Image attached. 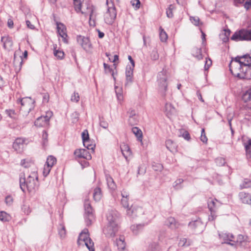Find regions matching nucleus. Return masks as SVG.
Here are the masks:
<instances>
[{
  "instance_id": "nucleus-49",
  "label": "nucleus",
  "mask_w": 251,
  "mask_h": 251,
  "mask_svg": "<svg viewBox=\"0 0 251 251\" xmlns=\"http://www.w3.org/2000/svg\"><path fill=\"white\" fill-rule=\"evenodd\" d=\"M136 118H137V116L136 115V114L134 111L133 114L131 113L130 115H129V120H128L129 123L131 125H133V124H135V122H136Z\"/></svg>"
},
{
  "instance_id": "nucleus-22",
  "label": "nucleus",
  "mask_w": 251,
  "mask_h": 251,
  "mask_svg": "<svg viewBox=\"0 0 251 251\" xmlns=\"http://www.w3.org/2000/svg\"><path fill=\"white\" fill-rule=\"evenodd\" d=\"M23 59L22 56L17 55V52H15L14 56V65L16 71H20L22 68Z\"/></svg>"
},
{
  "instance_id": "nucleus-7",
  "label": "nucleus",
  "mask_w": 251,
  "mask_h": 251,
  "mask_svg": "<svg viewBox=\"0 0 251 251\" xmlns=\"http://www.w3.org/2000/svg\"><path fill=\"white\" fill-rule=\"evenodd\" d=\"M231 39L236 41L251 40V28L249 29H242L235 32L232 36Z\"/></svg>"
},
{
  "instance_id": "nucleus-8",
  "label": "nucleus",
  "mask_w": 251,
  "mask_h": 251,
  "mask_svg": "<svg viewBox=\"0 0 251 251\" xmlns=\"http://www.w3.org/2000/svg\"><path fill=\"white\" fill-rule=\"evenodd\" d=\"M121 196L122 197V199L121 200V203L122 206L126 209V213L129 216H132L136 215V214L134 213V211L132 207L131 206L130 208L129 207L128 204V197L129 194L127 192L123 190L121 192Z\"/></svg>"
},
{
  "instance_id": "nucleus-64",
  "label": "nucleus",
  "mask_w": 251,
  "mask_h": 251,
  "mask_svg": "<svg viewBox=\"0 0 251 251\" xmlns=\"http://www.w3.org/2000/svg\"><path fill=\"white\" fill-rule=\"evenodd\" d=\"M182 137L186 140L189 141L190 139V136L188 132L184 131L182 135Z\"/></svg>"
},
{
  "instance_id": "nucleus-14",
  "label": "nucleus",
  "mask_w": 251,
  "mask_h": 251,
  "mask_svg": "<svg viewBox=\"0 0 251 251\" xmlns=\"http://www.w3.org/2000/svg\"><path fill=\"white\" fill-rule=\"evenodd\" d=\"M221 240L223 241L222 243L229 244L231 246L235 245L234 236L230 233H221L219 234Z\"/></svg>"
},
{
  "instance_id": "nucleus-5",
  "label": "nucleus",
  "mask_w": 251,
  "mask_h": 251,
  "mask_svg": "<svg viewBox=\"0 0 251 251\" xmlns=\"http://www.w3.org/2000/svg\"><path fill=\"white\" fill-rule=\"evenodd\" d=\"M167 71L166 70H163L159 72L157 75V82L159 91L163 96H165V92L167 89Z\"/></svg>"
},
{
  "instance_id": "nucleus-58",
  "label": "nucleus",
  "mask_w": 251,
  "mask_h": 251,
  "mask_svg": "<svg viewBox=\"0 0 251 251\" xmlns=\"http://www.w3.org/2000/svg\"><path fill=\"white\" fill-rule=\"evenodd\" d=\"M225 37L222 38V40L224 42H226L228 39V36L230 35V31L229 30L224 31Z\"/></svg>"
},
{
  "instance_id": "nucleus-25",
  "label": "nucleus",
  "mask_w": 251,
  "mask_h": 251,
  "mask_svg": "<svg viewBox=\"0 0 251 251\" xmlns=\"http://www.w3.org/2000/svg\"><path fill=\"white\" fill-rule=\"evenodd\" d=\"M120 148L122 154L126 159H127L128 156L131 155V151L129 146L127 144L124 143H122L120 146Z\"/></svg>"
},
{
  "instance_id": "nucleus-43",
  "label": "nucleus",
  "mask_w": 251,
  "mask_h": 251,
  "mask_svg": "<svg viewBox=\"0 0 251 251\" xmlns=\"http://www.w3.org/2000/svg\"><path fill=\"white\" fill-rule=\"evenodd\" d=\"M53 54L55 57H56L58 59H63L64 56V53L62 50H56L55 48H54Z\"/></svg>"
},
{
  "instance_id": "nucleus-44",
  "label": "nucleus",
  "mask_w": 251,
  "mask_h": 251,
  "mask_svg": "<svg viewBox=\"0 0 251 251\" xmlns=\"http://www.w3.org/2000/svg\"><path fill=\"white\" fill-rule=\"evenodd\" d=\"M183 182V179L178 178L174 183L173 187L175 189H179L181 188V184Z\"/></svg>"
},
{
  "instance_id": "nucleus-19",
  "label": "nucleus",
  "mask_w": 251,
  "mask_h": 251,
  "mask_svg": "<svg viewBox=\"0 0 251 251\" xmlns=\"http://www.w3.org/2000/svg\"><path fill=\"white\" fill-rule=\"evenodd\" d=\"M57 29L58 34L62 38L63 41L67 43L68 41L66 39L67 34L65 26L63 24L57 23Z\"/></svg>"
},
{
  "instance_id": "nucleus-26",
  "label": "nucleus",
  "mask_w": 251,
  "mask_h": 251,
  "mask_svg": "<svg viewBox=\"0 0 251 251\" xmlns=\"http://www.w3.org/2000/svg\"><path fill=\"white\" fill-rule=\"evenodd\" d=\"M166 147L171 152L176 153L177 151V146L176 143L170 139L166 140Z\"/></svg>"
},
{
  "instance_id": "nucleus-30",
  "label": "nucleus",
  "mask_w": 251,
  "mask_h": 251,
  "mask_svg": "<svg viewBox=\"0 0 251 251\" xmlns=\"http://www.w3.org/2000/svg\"><path fill=\"white\" fill-rule=\"evenodd\" d=\"M165 109L166 114L168 117L176 113V109L171 103H166Z\"/></svg>"
},
{
  "instance_id": "nucleus-47",
  "label": "nucleus",
  "mask_w": 251,
  "mask_h": 251,
  "mask_svg": "<svg viewBox=\"0 0 251 251\" xmlns=\"http://www.w3.org/2000/svg\"><path fill=\"white\" fill-rule=\"evenodd\" d=\"M9 215L4 211L0 212V221L2 222L7 221L8 220Z\"/></svg>"
},
{
  "instance_id": "nucleus-57",
  "label": "nucleus",
  "mask_w": 251,
  "mask_h": 251,
  "mask_svg": "<svg viewBox=\"0 0 251 251\" xmlns=\"http://www.w3.org/2000/svg\"><path fill=\"white\" fill-rule=\"evenodd\" d=\"M82 138L83 142L89 140V134L87 130H85L82 133Z\"/></svg>"
},
{
  "instance_id": "nucleus-1",
  "label": "nucleus",
  "mask_w": 251,
  "mask_h": 251,
  "mask_svg": "<svg viewBox=\"0 0 251 251\" xmlns=\"http://www.w3.org/2000/svg\"><path fill=\"white\" fill-rule=\"evenodd\" d=\"M24 175H21L20 177V186L23 192L26 190L29 193H34L39 187L38 177L37 172L33 171L29 174L26 178Z\"/></svg>"
},
{
  "instance_id": "nucleus-15",
  "label": "nucleus",
  "mask_w": 251,
  "mask_h": 251,
  "mask_svg": "<svg viewBox=\"0 0 251 251\" xmlns=\"http://www.w3.org/2000/svg\"><path fill=\"white\" fill-rule=\"evenodd\" d=\"M74 7L75 11L78 12H81L82 14L86 15L87 14L89 15V19L91 20L92 14L93 12V10L92 8L87 7V11H85L81 10V3L79 0H74Z\"/></svg>"
},
{
  "instance_id": "nucleus-6",
  "label": "nucleus",
  "mask_w": 251,
  "mask_h": 251,
  "mask_svg": "<svg viewBox=\"0 0 251 251\" xmlns=\"http://www.w3.org/2000/svg\"><path fill=\"white\" fill-rule=\"evenodd\" d=\"M106 4L108 5V8L104 15V21L106 24L111 25L116 17L117 12L113 3L111 2L108 5V0H107Z\"/></svg>"
},
{
  "instance_id": "nucleus-28",
  "label": "nucleus",
  "mask_w": 251,
  "mask_h": 251,
  "mask_svg": "<svg viewBox=\"0 0 251 251\" xmlns=\"http://www.w3.org/2000/svg\"><path fill=\"white\" fill-rule=\"evenodd\" d=\"M244 68H243L244 71L243 73V75L242 76L241 78L243 79H251V66L245 65H244Z\"/></svg>"
},
{
  "instance_id": "nucleus-41",
  "label": "nucleus",
  "mask_w": 251,
  "mask_h": 251,
  "mask_svg": "<svg viewBox=\"0 0 251 251\" xmlns=\"http://www.w3.org/2000/svg\"><path fill=\"white\" fill-rule=\"evenodd\" d=\"M103 66L105 70V72L106 74H111L112 76L113 77V79L115 80L116 78L115 77V73L114 71L112 70V68L110 67L109 65L106 64V63L103 64Z\"/></svg>"
},
{
  "instance_id": "nucleus-24",
  "label": "nucleus",
  "mask_w": 251,
  "mask_h": 251,
  "mask_svg": "<svg viewBox=\"0 0 251 251\" xmlns=\"http://www.w3.org/2000/svg\"><path fill=\"white\" fill-rule=\"evenodd\" d=\"M165 225L171 229H176L178 227L179 225L173 217L168 218L166 222Z\"/></svg>"
},
{
  "instance_id": "nucleus-60",
  "label": "nucleus",
  "mask_w": 251,
  "mask_h": 251,
  "mask_svg": "<svg viewBox=\"0 0 251 251\" xmlns=\"http://www.w3.org/2000/svg\"><path fill=\"white\" fill-rule=\"evenodd\" d=\"M212 65V61L211 59H206L205 63L204 69L205 70H207L210 66Z\"/></svg>"
},
{
  "instance_id": "nucleus-56",
  "label": "nucleus",
  "mask_w": 251,
  "mask_h": 251,
  "mask_svg": "<svg viewBox=\"0 0 251 251\" xmlns=\"http://www.w3.org/2000/svg\"><path fill=\"white\" fill-rule=\"evenodd\" d=\"M172 7H173L172 5H170L166 10V14L168 18H172L173 16V8Z\"/></svg>"
},
{
  "instance_id": "nucleus-38",
  "label": "nucleus",
  "mask_w": 251,
  "mask_h": 251,
  "mask_svg": "<svg viewBox=\"0 0 251 251\" xmlns=\"http://www.w3.org/2000/svg\"><path fill=\"white\" fill-rule=\"evenodd\" d=\"M115 92L118 100L119 102H122L124 100L122 89L117 86H115Z\"/></svg>"
},
{
  "instance_id": "nucleus-3",
  "label": "nucleus",
  "mask_w": 251,
  "mask_h": 251,
  "mask_svg": "<svg viewBox=\"0 0 251 251\" xmlns=\"http://www.w3.org/2000/svg\"><path fill=\"white\" fill-rule=\"evenodd\" d=\"M77 244L79 245L84 244L89 251H95L94 242L89 237L88 229H84L80 233L77 240Z\"/></svg>"
},
{
  "instance_id": "nucleus-52",
  "label": "nucleus",
  "mask_w": 251,
  "mask_h": 251,
  "mask_svg": "<svg viewBox=\"0 0 251 251\" xmlns=\"http://www.w3.org/2000/svg\"><path fill=\"white\" fill-rule=\"evenodd\" d=\"M79 95L78 93L74 92L72 95L71 100L73 102H77L79 100Z\"/></svg>"
},
{
  "instance_id": "nucleus-35",
  "label": "nucleus",
  "mask_w": 251,
  "mask_h": 251,
  "mask_svg": "<svg viewBox=\"0 0 251 251\" xmlns=\"http://www.w3.org/2000/svg\"><path fill=\"white\" fill-rule=\"evenodd\" d=\"M93 197L94 200L96 201H99L101 199L102 197V194L100 188L97 187L95 189L93 193Z\"/></svg>"
},
{
  "instance_id": "nucleus-12",
  "label": "nucleus",
  "mask_w": 251,
  "mask_h": 251,
  "mask_svg": "<svg viewBox=\"0 0 251 251\" xmlns=\"http://www.w3.org/2000/svg\"><path fill=\"white\" fill-rule=\"evenodd\" d=\"M52 115L53 113L51 111H48L45 116H42L37 119L34 123L35 125L39 127L48 126Z\"/></svg>"
},
{
  "instance_id": "nucleus-50",
  "label": "nucleus",
  "mask_w": 251,
  "mask_h": 251,
  "mask_svg": "<svg viewBox=\"0 0 251 251\" xmlns=\"http://www.w3.org/2000/svg\"><path fill=\"white\" fill-rule=\"evenodd\" d=\"M235 245L237 244H240L244 240V236L242 235L239 234L237 237L234 236Z\"/></svg>"
},
{
  "instance_id": "nucleus-27",
  "label": "nucleus",
  "mask_w": 251,
  "mask_h": 251,
  "mask_svg": "<svg viewBox=\"0 0 251 251\" xmlns=\"http://www.w3.org/2000/svg\"><path fill=\"white\" fill-rule=\"evenodd\" d=\"M105 177L108 188L111 191L115 190L117 186L113 179L108 175H106Z\"/></svg>"
},
{
  "instance_id": "nucleus-4",
  "label": "nucleus",
  "mask_w": 251,
  "mask_h": 251,
  "mask_svg": "<svg viewBox=\"0 0 251 251\" xmlns=\"http://www.w3.org/2000/svg\"><path fill=\"white\" fill-rule=\"evenodd\" d=\"M20 101L21 104L20 111L23 115L26 116L34 108L35 101L30 97L24 98Z\"/></svg>"
},
{
  "instance_id": "nucleus-45",
  "label": "nucleus",
  "mask_w": 251,
  "mask_h": 251,
  "mask_svg": "<svg viewBox=\"0 0 251 251\" xmlns=\"http://www.w3.org/2000/svg\"><path fill=\"white\" fill-rule=\"evenodd\" d=\"M134 68L130 67V66H127L126 68V76H131L133 77V73Z\"/></svg>"
},
{
  "instance_id": "nucleus-2",
  "label": "nucleus",
  "mask_w": 251,
  "mask_h": 251,
  "mask_svg": "<svg viewBox=\"0 0 251 251\" xmlns=\"http://www.w3.org/2000/svg\"><path fill=\"white\" fill-rule=\"evenodd\" d=\"M244 61L241 59V57L237 56L234 59H232L229 64V70L231 73L235 76L241 78L243 75L244 70V65L246 63Z\"/></svg>"
},
{
  "instance_id": "nucleus-17",
  "label": "nucleus",
  "mask_w": 251,
  "mask_h": 251,
  "mask_svg": "<svg viewBox=\"0 0 251 251\" xmlns=\"http://www.w3.org/2000/svg\"><path fill=\"white\" fill-rule=\"evenodd\" d=\"M76 157L90 160L92 158L90 153L85 149H77L74 152Z\"/></svg>"
},
{
  "instance_id": "nucleus-61",
  "label": "nucleus",
  "mask_w": 251,
  "mask_h": 251,
  "mask_svg": "<svg viewBox=\"0 0 251 251\" xmlns=\"http://www.w3.org/2000/svg\"><path fill=\"white\" fill-rule=\"evenodd\" d=\"M131 2L132 3V5L133 6H135L136 8H139L140 4L139 0H131Z\"/></svg>"
},
{
  "instance_id": "nucleus-46",
  "label": "nucleus",
  "mask_w": 251,
  "mask_h": 251,
  "mask_svg": "<svg viewBox=\"0 0 251 251\" xmlns=\"http://www.w3.org/2000/svg\"><path fill=\"white\" fill-rule=\"evenodd\" d=\"M48 136L47 133L44 131L42 134V145L44 147L47 146L48 144Z\"/></svg>"
},
{
  "instance_id": "nucleus-11",
  "label": "nucleus",
  "mask_w": 251,
  "mask_h": 251,
  "mask_svg": "<svg viewBox=\"0 0 251 251\" xmlns=\"http://www.w3.org/2000/svg\"><path fill=\"white\" fill-rule=\"evenodd\" d=\"M76 40L77 43L86 51H89L92 49V44L88 38L78 35L77 36Z\"/></svg>"
},
{
  "instance_id": "nucleus-20",
  "label": "nucleus",
  "mask_w": 251,
  "mask_h": 251,
  "mask_svg": "<svg viewBox=\"0 0 251 251\" xmlns=\"http://www.w3.org/2000/svg\"><path fill=\"white\" fill-rule=\"evenodd\" d=\"M25 141L23 138H17L13 143V149L18 152H22L24 148Z\"/></svg>"
},
{
  "instance_id": "nucleus-59",
  "label": "nucleus",
  "mask_w": 251,
  "mask_h": 251,
  "mask_svg": "<svg viewBox=\"0 0 251 251\" xmlns=\"http://www.w3.org/2000/svg\"><path fill=\"white\" fill-rule=\"evenodd\" d=\"M5 201L7 205H10L13 202V198L11 196H8L5 198Z\"/></svg>"
},
{
  "instance_id": "nucleus-16",
  "label": "nucleus",
  "mask_w": 251,
  "mask_h": 251,
  "mask_svg": "<svg viewBox=\"0 0 251 251\" xmlns=\"http://www.w3.org/2000/svg\"><path fill=\"white\" fill-rule=\"evenodd\" d=\"M107 223L117 224L118 225L119 213L114 210H111L108 212L106 215Z\"/></svg>"
},
{
  "instance_id": "nucleus-21",
  "label": "nucleus",
  "mask_w": 251,
  "mask_h": 251,
  "mask_svg": "<svg viewBox=\"0 0 251 251\" xmlns=\"http://www.w3.org/2000/svg\"><path fill=\"white\" fill-rule=\"evenodd\" d=\"M1 42L3 43V48L8 50H11L13 42L11 38L8 36L2 37L1 39Z\"/></svg>"
},
{
  "instance_id": "nucleus-18",
  "label": "nucleus",
  "mask_w": 251,
  "mask_h": 251,
  "mask_svg": "<svg viewBox=\"0 0 251 251\" xmlns=\"http://www.w3.org/2000/svg\"><path fill=\"white\" fill-rule=\"evenodd\" d=\"M189 226L190 228L197 232L201 231L203 228V223L199 220L190 222Z\"/></svg>"
},
{
  "instance_id": "nucleus-55",
  "label": "nucleus",
  "mask_w": 251,
  "mask_h": 251,
  "mask_svg": "<svg viewBox=\"0 0 251 251\" xmlns=\"http://www.w3.org/2000/svg\"><path fill=\"white\" fill-rule=\"evenodd\" d=\"M59 234L61 238L64 237L66 235L65 227L62 225H60V228L59 230Z\"/></svg>"
},
{
  "instance_id": "nucleus-54",
  "label": "nucleus",
  "mask_w": 251,
  "mask_h": 251,
  "mask_svg": "<svg viewBox=\"0 0 251 251\" xmlns=\"http://www.w3.org/2000/svg\"><path fill=\"white\" fill-rule=\"evenodd\" d=\"M201 140L204 143H206L207 141V138L206 136L204 128H202L201 130Z\"/></svg>"
},
{
  "instance_id": "nucleus-48",
  "label": "nucleus",
  "mask_w": 251,
  "mask_h": 251,
  "mask_svg": "<svg viewBox=\"0 0 251 251\" xmlns=\"http://www.w3.org/2000/svg\"><path fill=\"white\" fill-rule=\"evenodd\" d=\"M152 169L155 171H161L163 169V166L160 163H153L152 165Z\"/></svg>"
},
{
  "instance_id": "nucleus-33",
  "label": "nucleus",
  "mask_w": 251,
  "mask_h": 251,
  "mask_svg": "<svg viewBox=\"0 0 251 251\" xmlns=\"http://www.w3.org/2000/svg\"><path fill=\"white\" fill-rule=\"evenodd\" d=\"M192 53L194 56L198 59L202 58L201 49L197 47H194L192 50Z\"/></svg>"
},
{
  "instance_id": "nucleus-36",
  "label": "nucleus",
  "mask_w": 251,
  "mask_h": 251,
  "mask_svg": "<svg viewBox=\"0 0 251 251\" xmlns=\"http://www.w3.org/2000/svg\"><path fill=\"white\" fill-rule=\"evenodd\" d=\"M217 200L212 199H209L208 201V207L211 212H214Z\"/></svg>"
},
{
  "instance_id": "nucleus-23",
  "label": "nucleus",
  "mask_w": 251,
  "mask_h": 251,
  "mask_svg": "<svg viewBox=\"0 0 251 251\" xmlns=\"http://www.w3.org/2000/svg\"><path fill=\"white\" fill-rule=\"evenodd\" d=\"M240 200L246 204L251 205V195L244 192H241L239 194Z\"/></svg>"
},
{
  "instance_id": "nucleus-34",
  "label": "nucleus",
  "mask_w": 251,
  "mask_h": 251,
  "mask_svg": "<svg viewBox=\"0 0 251 251\" xmlns=\"http://www.w3.org/2000/svg\"><path fill=\"white\" fill-rule=\"evenodd\" d=\"M132 131L139 141H141L142 140L143 135L141 129L137 127H134L132 128Z\"/></svg>"
},
{
  "instance_id": "nucleus-42",
  "label": "nucleus",
  "mask_w": 251,
  "mask_h": 251,
  "mask_svg": "<svg viewBox=\"0 0 251 251\" xmlns=\"http://www.w3.org/2000/svg\"><path fill=\"white\" fill-rule=\"evenodd\" d=\"M143 226L141 225H132L131 226V229L133 233L135 234H137L143 229Z\"/></svg>"
},
{
  "instance_id": "nucleus-53",
  "label": "nucleus",
  "mask_w": 251,
  "mask_h": 251,
  "mask_svg": "<svg viewBox=\"0 0 251 251\" xmlns=\"http://www.w3.org/2000/svg\"><path fill=\"white\" fill-rule=\"evenodd\" d=\"M190 20L195 25H200V19L198 17H191Z\"/></svg>"
},
{
  "instance_id": "nucleus-40",
  "label": "nucleus",
  "mask_w": 251,
  "mask_h": 251,
  "mask_svg": "<svg viewBox=\"0 0 251 251\" xmlns=\"http://www.w3.org/2000/svg\"><path fill=\"white\" fill-rule=\"evenodd\" d=\"M159 36L161 42H164L168 39V35L163 28L160 27Z\"/></svg>"
},
{
  "instance_id": "nucleus-32",
  "label": "nucleus",
  "mask_w": 251,
  "mask_h": 251,
  "mask_svg": "<svg viewBox=\"0 0 251 251\" xmlns=\"http://www.w3.org/2000/svg\"><path fill=\"white\" fill-rule=\"evenodd\" d=\"M6 114L11 119L17 120L18 118V115L15 110L13 109H6L5 111Z\"/></svg>"
},
{
  "instance_id": "nucleus-29",
  "label": "nucleus",
  "mask_w": 251,
  "mask_h": 251,
  "mask_svg": "<svg viewBox=\"0 0 251 251\" xmlns=\"http://www.w3.org/2000/svg\"><path fill=\"white\" fill-rule=\"evenodd\" d=\"M116 245L119 251H123L126 248V243L125 242V238L123 236H120L118 239L116 240Z\"/></svg>"
},
{
  "instance_id": "nucleus-10",
  "label": "nucleus",
  "mask_w": 251,
  "mask_h": 251,
  "mask_svg": "<svg viewBox=\"0 0 251 251\" xmlns=\"http://www.w3.org/2000/svg\"><path fill=\"white\" fill-rule=\"evenodd\" d=\"M56 163V159L55 157L52 155L48 156L43 169V173L44 176H46L49 174L52 167Z\"/></svg>"
},
{
  "instance_id": "nucleus-51",
  "label": "nucleus",
  "mask_w": 251,
  "mask_h": 251,
  "mask_svg": "<svg viewBox=\"0 0 251 251\" xmlns=\"http://www.w3.org/2000/svg\"><path fill=\"white\" fill-rule=\"evenodd\" d=\"M84 146L88 150H91L92 151H94V146L93 145L90 144V141L87 140L83 142Z\"/></svg>"
},
{
  "instance_id": "nucleus-39",
  "label": "nucleus",
  "mask_w": 251,
  "mask_h": 251,
  "mask_svg": "<svg viewBox=\"0 0 251 251\" xmlns=\"http://www.w3.org/2000/svg\"><path fill=\"white\" fill-rule=\"evenodd\" d=\"M192 243L190 240H187L186 238H181L178 242V245L181 247H188Z\"/></svg>"
},
{
  "instance_id": "nucleus-37",
  "label": "nucleus",
  "mask_w": 251,
  "mask_h": 251,
  "mask_svg": "<svg viewBox=\"0 0 251 251\" xmlns=\"http://www.w3.org/2000/svg\"><path fill=\"white\" fill-rule=\"evenodd\" d=\"M161 249L157 243H152L149 246L147 251H160Z\"/></svg>"
},
{
  "instance_id": "nucleus-31",
  "label": "nucleus",
  "mask_w": 251,
  "mask_h": 251,
  "mask_svg": "<svg viewBox=\"0 0 251 251\" xmlns=\"http://www.w3.org/2000/svg\"><path fill=\"white\" fill-rule=\"evenodd\" d=\"M245 147L247 157L251 161V139L249 140L247 143H245Z\"/></svg>"
},
{
  "instance_id": "nucleus-62",
  "label": "nucleus",
  "mask_w": 251,
  "mask_h": 251,
  "mask_svg": "<svg viewBox=\"0 0 251 251\" xmlns=\"http://www.w3.org/2000/svg\"><path fill=\"white\" fill-rule=\"evenodd\" d=\"M216 162V163L220 166L223 165L225 163V160L221 157L217 158Z\"/></svg>"
},
{
  "instance_id": "nucleus-13",
  "label": "nucleus",
  "mask_w": 251,
  "mask_h": 251,
  "mask_svg": "<svg viewBox=\"0 0 251 251\" xmlns=\"http://www.w3.org/2000/svg\"><path fill=\"white\" fill-rule=\"evenodd\" d=\"M118 230L117 224L107 223V226L104 228L103 231L106 236L113 237Z\"/></svg>"
},
{
  "instance_id": "nucleus-63",
  "label": "nucleus",
  "mask_w": 251,
  "mask_h": 251,
  "mask_svg": "<svg viewBox=\"0 0 251 251\" xmlns=\"http://www.w3.org/2000/svg\"><path fill=\"white\" fill-rule=\"evenodd\" d=\"M244 6L247 10L251 8V0H247L244 3Z\"/></svg>"
},
{
  "instance_id": "nucleus-9",
  "label": "nucleus",
  "mask_w": 251,
  "mask_h": 251,
  "mask_svg": "<svg viewBox=\"0 0 251 251\" xmlns=\"http://www.w3.org/2000/svg\"><path fill=\"white\" fill-rule=\"evenodd\" d=\"M85 210V220L87 226L91 225L92 222L94 220V216L93 213V209L91 206L90 201L86 200L84 204Z\"/></svg>"
}]
</instances>
